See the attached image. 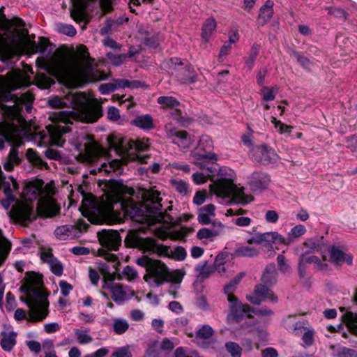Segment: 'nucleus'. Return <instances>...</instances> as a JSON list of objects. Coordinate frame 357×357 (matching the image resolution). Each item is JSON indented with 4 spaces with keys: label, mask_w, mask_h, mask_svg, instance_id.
<instances>
[{
    "label": "nucleus",
    "mask_w": 357,
    "mask_h": 357,
    "mask_svg": "<svg viewBox=\"0 0 357 357\" xmlns=\"http://www.w3.org/2000/svg\"><path fill=\"white\" fill-rule=\"evenodd\" d=\"M268 286L264 283L256 285L254 294L247 296V299L255 305H259L262 301H266L276 303L278 297Z\"/></svg>",
    "instance_id": "obj_17"
},
{
    "label": "nucleus",
    "mask_w": 357,
    "mask_h": 357,
    "mask_svg": "<svg viewBox=\"0 0 357 357\" xmlns=\"http://www.w3.org/2000/svg\"><path fill=\"white\" fill-rule=\"evenodd\" d=\"M75 336L77 342L79 344H89L93 340L90 334V330L84 327H80L74 330Z\"/></svg>",
    "instance_id": "obj_35"
},
{
    "label": "nucleus",
    "mask_w": 357,
    "mask_h": 357,
    "mask_svg": "<svg viewBox=\"0 0 357 357\" xmlns=\"http://www.w3.org/2000/svg\"><path fill=\"white\" fill-rule=\"evenodd\" d=\"M89 142L84 144L86 153L90 158H96L103 153L101 146L92 139L91 136H87Z\"/></svg>",
    "instance_id": "obj_36"
},
{
    "label": "nucleus",
    "mask_w": 357,
    "mask_h": 357,
    "mask_svg": "<svg viewBox=\"0 0 357 357\" xmlns=\"http://www.w3.org/2000/svg\"><path fill=\"white\" fill-rule=\"evenodd\" d=\"M113 331L118 335L126 333L129 328L128 322L123 318H115L112 324Z\"/></svg>",
    "instance_id": "obj_43"
},
{
    "label": "nucleus",
    "mask_w": 357,
    "mask_h": 357,
    "mask_svg": "<svg viewBox=\"0 0 357 357\" xmlns=\"http://www.w3.org/2000/svg\"><path fill=\"white\" fill-rule=\"evenodd\" d=\"M167 136L172 138L173 143L177 144L181 149H188L194 138L185 130H169L167 131Z\"/></svg>",
    "instance_id": "obj_22"
},
{
    "label": "nucleus",
    "mask_w": 357,
    "mask_h": 357,
    "mask_svg": "<svg viewBox=\"0 0 357 357\" xmlns=\"http://www.w3.org/2000/svg\"><path fill=\"white\" fill-rule=\"evenodd\" d=\"M131 124L141 130L148 131L155 128L154 121L150 114H142L137 116L131 121Z\"/></svg>",
    "instance_id": "obj_30"
},
{
    "label": "nucleus",
    "mask_w": 357,
    "mask_h": 357,
    "mask_svg": "<svg viewBox=\"0 0 357 357\" xmlns=\"http://www.w3.org/2000/svg\"><path fill=\"white\" fill-rule=\"evenodd\" d=\"M59 211V207L52 197H44L39 199L37 206L38 215L44 217H52Z\"/></svg>",
    "instance_id": "obj_21"
},
{
    "label": "nucleus",
    "mask_w": 357,
    "mask_h": 357,
    "mask_svg": "<svg viewBox=\"0 0 357 357\" xmlns=\"http://www.w3.org/2000/svg\"><path fill=\"white\" fill-rule=\"evenodd\" d=\"M234 172L227 167H220L216 175L212 174L213 184L210 185V190L222 204L231 201L243 204L248 202L243 188H237L234 184Z\"/></svg>",
    "instance_id": "obj_7"
},
{
    "label": "nucleus",
    "mask_w": 357,
    "mask_h": 357,
    "mask_svg": "<svg viewBox=\"0 0 357 357\" xmlns=\"http://www.w3.org/2000/svg\"><path fill=\"white\" fill-rule=\"evenodd\" d=\"M13 213L16 219L24 225L35 218L33 208L29 204L19 205L14 209Z\"/></svg>",
    "instance_id": "obj_24"
},
{
    "label": "nucleus",
    "mask_w": 357,
    "mask_h": 357,
    "mask_svg": "<svg viewBox=\"0 0 357 357\" xmlns=\"http://www.w3.org/2000/svg\"><path fill=\"white\" fill-rule=\"evenodd\" d=\"M3 8V6L0 8V60L7 61L15 54L21 36L16 28L14 31L10 30L11 23L6 18Z\"/></svg>",
    "instance_id": "obj_9"
},
{
    "label": "nucleus",
    "mask_w": 357,
    "mask_h": 357,
    "mask_svg": "<svg viewBox=\"0 0 357 357\" xmlns=\"http://www.w3.org/2000/svg\"><path fill=\"white\" fill-rule=\"evenodd\" d=\"M171 185L176 191L182 195H186L189 192V185L184 181L172 179Z\"/></svg>",
    "instance_id": "obj_49"
},
{
    "label": "nucleus",
    "mask_w": 357,
    "mask_h": 357,
    "mask_svg": "<svg viewBox=\"0 0 357 357\" xmlns=\"http://www.w3.org/2000/svg\"><path fill=\"white\" fill-rule=\"evenodd\" d=\"M236 255L238 257H255L258 254V250L249 244L248 245H242L238 247L235 250Z\"/></svg>",
    "instance_id": "obj_42"
},
{
    "label": "nucleus",
    "mask_w": 357,
    "mask_h": 357,
    "mask_svg": "<svg viewBox=\"0 0 357 357\" xmlns=\"http://www.w3.org/2000/svg\"><path fill=\"white\" fill-rule=\"evenodd\" d=\"M0 344L5 351H10L16 344V333L2 331Z\"/></svg>",
    "instance_id": "obj_32"
},
{
    "label": "nucleus",
    "mask_w": 357,
    "mask_h": 357,
    "mask_svg": "<svg viewBox=\"0 0 357 357\" xmlns=\"http://www.w3.org/2000/svg\"><path fill=\"white\" fill-rule=\"evenodd\" d=\"M165 357H198V354L196 351L187 354L183 347H178L172 356H167Z\"/></svg>",
    "instance_id": "obj_63"
},
{
    "label": "nucleus",
    "mask_w": 357,
    "mask_h": 357,
    "mask_svg": "<svg viewBox=\"0 0 357 357\" xmlns=\"http://www.w3.org/2000/svg\"><path fill=\"white\" fill-rule=\"evenodd\" d=\"M133 54L132 53H129L128 54H114L112 52H108L107 54V57L109 60V61L114 66H119L123 64L128 57H132Z\"/></svg>",
    "instance_id": "obj_47"
},
{
    "label": "nucleus",
    "mask_w": 357,
    "mask_h": 357,
    "mask_svg": "<svg viewBox=\"0 0 357 357\" xmlns=\"http://www.w3.org/2000/svg\"><path fill=\"white\" fill-rule=\"evenodd\" d=\"M7 87L10 91L27 87L31 84L29 77L24 72L14 70L7 73Z\"/></svg>",
    "instance_id": "obj_19"
},
{
    "label": "nucleus",
    "mask_w": 357,
    "mask_h": 357,
    "mask_svg": "<svg viewBox=\"0 0 357 357\" xmlns=\"http://www.w3.org/2000/svg\"><path fill=\"white\" fill-rule=\"evenodd\" d=\"M181 80L184 83H193L197 81V73L195 69L189 66H188L184 72L183 76L181 77Z\"/></svg>",
    "instance_id": "obj_53"
},
{
    "label": "nucleus",
    "mask_w": 357,
    "mask_h": 357,
    "mask_svg": "<svg viewBox=\"0 0 357 357\" xmlns=\"http://www.w3.org/2000/svg\"><path fill=\"white\" fill-rule=\"evenodd\" d=\"M33 96L29 92L12 95L9 104L0 105L3 121H0V150L4 149V144L8 143L10 150L2 164L7 172L12 171L20 163L17 148L23 144V138L28 132V124L23 116V109L30 112L32 109Z\"/></svg>",
    "instance_id": "obj_2"
},
{
    "label": "nucleus",
    "mask_w": 357,
    "mask_h": 357,
    "mask_svg": "<svg viewBox=\"0 0 357 357\" xmlns=\"http://www.w3.org/2000/svg\"><path fill=\"white\" fill-rule=\"evenodd\" d=\"M157 102L163 108H175L179 106V101L172 96H160Z\"/></svg>",
    "instance_id": "obj_44"
},
{
    "label": "nucleus",
    "mask_w": 357,
    "mask_h": 357,
    "mask_svg": "<svg viewBox=\"0 0 357 357\" xmlns=\"http://www.w3.org/2000/svg\"><path fill=\"white\" fill-rule=\"evenodd\" d=\"M121 165L119 160H113L112 161L103 162L98 169V172H111L118 169Z\"/></svg>",
    "instance_id": "obj_51"
},
{
    "label": "nucleus",
    "mask_w": 357,
    "mask_h": 357,
    "mask_svg": "<svg viewBox=\"0 0 357 357\" xmlns=\"http://www.w3.org/2000/svg\"><path fill=\"white\" fill-rule=\"evenodd\" d=\"M42 284L40 275L34 272L26 273L20 290L26 296V299L23 301L29 307V311L26 314L22 309L16 310L14 317L17 320L26 319L29 321L38 322L48 315L49 303Z\"/></svg>",
    "instance_id": "obj_4"
},
{
    "label": "nucleus",
    "mask_w": 357,
    "mask_h": 357,
    "mask_svg": "<svg viewBox=\"0 0 357 357\" xmlns=\"http://www.w3.org/2000/svg\"><path fill=\"white\" fill-rule=\"evenodd\" d=\"M314 331L311 328H306L304 332L302 340L305 344L307 347L311 346L314 342Z\"/></svg>",
    "instance_id": "obj_62"
},
{
    "label": "nucleus",
    "mask_w": 357,
    "mask_h": 357,
    "mask_svg": "<svg viewBox=\"0 0 357 357\" xmlns=\"http://www.w3.org/2000/svg\"><path fill=\"white\" fill-rule=\"evenodd\" d=\"M129 86V82L127 80H119L116 84L106 83L99 86V91L102 94H107L116 90V88H125Z\"/></svg>",
    "instance_id": "obj_38"
},
{
    "label": "nucleus",
    "mask_w": 357,
    "mask_h": 357,
    "mask_svg": "<svg viewBox=\"0 0 357 357\" xmlns=\"http://www.w3.org/2000/svg\"><path fill=\"white\" fill-rule=\"evenodd\" d=\"M263 242L289 245L286 238L277 231L257 233L248 239V243L250 245L253 243L260 244Z\"/></svg>",
    "instance_id": "obj_18"
},
{
    "label": "nucleus",
    "mask_w": 357,
    "mask_h": 357,
    "mask_svg": "<svg viewBox=\"0 0 357 357\" xmlns=\"http://www.w3.org/2000/svg\"><path fill=\"white\" fill-rule=\"evenodd\" d=\"M214 331L212 327L208 324H204L199 328L195 333V340L197 344L204 348L208 347V342L204 340H208L213 335Z\"/></svg>",
    "instance_id": "obj_29"
},
{
    "label": "nucleus",
    "mask_w": 357,
    "mask_h": 357,
    "mask_svg": "<svg viewBox=\"0 0 357 357\" xmlns=\"http://www.w3.org/2000/svg\"><path fill=\"white\" fill-rule=\"evenodd\" d=\"M273 1H266V3L261 8L259 14V22L260 24H264L271 18L273 13Z\"/></svg>",
    "instance_id": "obj_37"
},
{
    "label": "nucleus",
    "mask_w": 357,
    "mask_h": 357,
    "mask_svg": "<svg viewBox=\"0 0 357 357\" xmlns=\"http://www.w3.org/2000/svg\"><path fill=\"white\" fill-rule=\"evenodd\" d=\"M278 93L277 87H266L263 86L260 89L261 95V100L264 101H272L275 99Z\"/></svg>",
    "instance_id": "obj_50"
},
{
    "label": "nucleus",
    "mask_w": 357,
    "mask_h": 357,
    "mask_svg": "<svg viewBox=\"0 0 357 357\" xmlns=\"http://www.w3.org/2000/svg\"><path fill=\"white\" fill-rule=\"evenodd\" d=\"M278 272L275 264L268 265L261 278V281L264 284L272 286L277 282Z\"/></svg>",
    "instance_id": "obj_31"
},
{
    "label": "nucleus",
    "mask_w": 357,
    "mask_h": 357,
    "mask_svg": "<svg viewBox=\"0 0 357 357\" xmlns=\"http://www.w3.org/2000/svg\"><path fill=\"white\" fill-rule=\"evenodd\" d=\"M307 231L305 227L303 225H298L291 228L289 232V238H286L288 241L289 245L294 238H298L304 235Z\"/></svg>",
    "instance_id": "obj_52"
},
{
    "label": "nucleus",
    "mask_w": 357,
    "mask_h": 357,
    "mask_svg": "<svg viewBox=\"0 0 357 357\" xmlns=\"http://www.w3.org/2000/svg\"><path fill=\"white\" fill-rule=\"evenodd\" d=\"M251 157L254 161L264 165L275 163L278 159L275 151L266 145L256 146L251 151Z\"/></svg>",
    "instance_id": "obj_16"
},
{
    "label": "nucleus",
    "mask_w": 357,
    "mask_h": 357,
    "mask_svg": "<svg viewBox=\"0 0 357 357\" xmlns=\"http://www.w3.org/2000/svg\"><path fill=\"white\" fill-rule=\"evenodd\" d=\"M79 232L75 226L67 225L58 227L54 231V234L58 239L65 241L74 238Z\"/></svg>",
    "instance_id": "obj_27"
},
{
    "label": "nucleus",
    "mask_w": 357,
    "mask_h": 357,
    "mask_svg": "<svg viewBox=\"0 0 357 357\" xmlns=\"http://www.w3.org/2000/svg\"><path fill=\"white\" fill-rule=\"evenodd\" d=\"M26 156L33 165L41 169L48 168L47 164L32 149H27Z\"/></svg>",
    "instance_id": "obj_39"
},
{
    "label": "nucleus",
    "mask_w": 357,
    "mask_h": 357,
    "mask_svg": "<svg viewBox=\"0 0 357 357\" xmlns=\"http://www.w3.org/2000/svg\"><path fill=\"white\" fill-rule=\"evenodd\" d=\"M277 261L280 272L287 273L290 271V266L287 263L285 257L283 255H278Z\"/></svg>",
    "instance_id": "obj_60"
},
{
    "label": "nucleus",
    "mask_w": 357,
    "mask_h": 357,
    "mask_svg": "<svg viewBox=\"0 0 357 357\" xmlns=\"http://www.w3.org/2000/svg\"><path fill=\"white\" fill-rule=\"evenodd\" d=\"M215 232H212L210 228H202L197 233V237L199 240L203 239H212L215 237Z\"/></svg>",
    "instance_id": "obj_59"
},
{
    "label": "nucleus",
    "mask_w": 357,
    "mask_h": 357,
    "mask_svg": "<svg viewBox=\"0 0 357 357\" xmlns=\"http://www.w3.org/2000/svg\"><path fill=\"white\" fill-rule=\"evenodd\" d=\"M213 143L208 135H202L197 146L192 152L193 162L202 169H208L212 172L213 167L210 162L216 161L217 155L213 152Z\"/></svg>",
    "instance_id": "obj_11"
},
{
    "label": "nucleus",
    "mask_w": 357,
    "mask_h": 357,
    "mask_svg": "<svg viewBox=\"0 0 357 357\" xmlns=\"http://www.w3.org/2000/svg\"><path fill=\"white\" fill-rule=\"evenodd\" d=\"M216 27V22L213 17H210L204 22L202 32V38L204 42L208 43L210 40Z\"/></svg>",
    "instance_id": "obj_34"
},
{
    "label": "nucleus",
    "mask_w": 357,
    "mask_h": 357,
    "mask_svg": "<svg viewBox=\"0 0 357 357\" xmlns=\"http://www.w3.org/2000/svg\"><path fill=\"white\" fill-rule=\"evenodd\" d=\"M215 216V207L209 204L198 209L197 220L202 225H208Z\"/></svg>",
    "instance_id": "obj_28"
},
{
    "label": "nucleus",
    "mask_w": 357,
    "mask_h": 357,
    "mask_svg": "<svg viewBox=\"0 0 357 357\" xmlns=\"http://www.w3.org/2000/svg\"><path fill=\"white\" fill-rule=\"evenodd\" d=\"M61 71L66 81L75 86L106 79L105 74L92 67L84 45L77 47L73 54L61 64Z\"/></svg>",
    "instance_id": "obj_5"
},
{
    "label": "nucleus",
    "mask_w": 357,
    "mask_h": 357,
    "mask_svg": "<svg viewBox=\"0 0 357 357\" xmlns=\"http://www.w3.org/2000/svg\"><path fill=\"white\" fill-rule=\"evenodd\" d=\"M197 276L201 279L207 278L213 271V267L209 266L206 261L201 262L195 268Z\"/></svg>",
    "instance_id": "obj_40"
},
{
    "label": "nucleus",
    "mask_w": 357,
    "mask_h": 357,
    "mask_svg": "<svg viewBox=\"0 0 357 357\" xmlns=\"http://www.w3.org/2000/svg\"><path fill=\"white\" fill-rule=\"evenodd\" d=\"M270 183L268 174L262 172H254L249 178L248 183L253 190H261L267 188Z\"/></svg>",
    "instance_id": "obj_26"
},
{
    "label": "nucleus",
    "mask_w": 357,
    "mask_h": 357,
    "mask_svg": "<svg viewBox=\"0 0 357 357\" xmlns=\"http://www.w3.org/2000/svg\"><path fill=\"white\" fill-rule=\"evenodd\" d=\"M43 349L45 354V357H57L52 340H47L44 341L43 343Z\"/></svg>",
    "instance_id": "obj_57"
},
{
    "label": "nucleus",
    "mask_w": 357,
    "mask_h": 357,
    "mask_svg": "<svg viewBox=\"0 0 357 357\" xmlns=\"http://www.w3.org/2000/svg\"><path fill=\"white\" fill-rule=\"evenodd\" d=\"M141 247L145 252L155 253L159 257L174 258L177 260H183L186 257V251L183 248L177 247L172 250L169 247L160 245L151 238L142 239Z\"/></svg>",
    "instance_id": "obj_13"
},
{
    "label": "nucleus",
    "mask_w": 357,
    "mask_h": 357,
    "mask_svg": "<svg viewBox=\"0 0 357 357\" xmlns=\"http://www.w3.org/2000/svg\"><path fill=\"white\" fill-rule=\"evenodd\" d=\"M134 192L132 188L116 183L112 189V192L106 195L108 211L113 213L114 207L116 206H119L125 215L132 219H137L145 213L154 222L169 224L173 221V218L167 213V210H171L172 206H168L165 211H162V205L160 203L162 198L158 190L151 189L146 192L144 208H139L131 198L126 197L133 195Z\"/></svg>",
    "instance_id": "obj_3"
},
{
    "label": "nucleus",
    "mask_w": 357,
    "mask_h": 357,
    "mask_svg": "<svg viewBox=\"0 0 357 357\" xmlns=\"http://www.w3.org/2000/svg\"><path fill=\"white\" fill-rule=\"evenodd\" d=\"M303 245L307 248H309L311 251H316L321 254H324L322 249L326 244L324 241L323 236H316L310 238H307Z\"/></svg>",
    "instance_id": "obj_33"
},
{
    "label": "nucleus",
    "mask_w": 357,
    "mask_h": 357,
    "mask_svg": "<svg viewBox=\"0 0 357 357\" xmlns=\"http://www.w3.org/2000/svg\"><path fill=\"white\" fill-rule=\"evenodd\" d=\"M146 355L148 357H162L167 356L160 350V347H158L155 344H152L146 350Z\"/></svg>",
    "instance_id": "obj_61"
},
{
    "label": "nucleus",
    "mask_w": 357,
    "mask_h": 357,
    "mask_svg": "<svg viewBox=\"0 0 357 357\" xmlns=\"http://www.w3.org/2000/svg\"><path fill=\"white\" fill-rule=\"evenodd\" d=\"M112 357H132L129 346H123L116 348L112 354Z\"/></svg>",
    "instance_id": "obj_58"
},
{
    "label": "nucleus",
    "mask_w": 357,
    "mask_h": 357,
    "mask_svg": "<svg viewBox=\"0 0 357 357\" xmlns=\"http://www.w3.org/2000/svg\"><path fill=\"white\" fill-rule=\"evenodd\" d=\"M56 29L59 33L68 36H74L77 33V31L75 27L70 24L58 23L56 24Z\"/></svg>",
    "instance_id": "obj_54"
},
{
    "label": "nucleus",
    "mask_w": 357,
    "mask_h": 357,
    "mask_svg": "<svg viewBox=\"0 0 357 357\" xmlns=\"http://www.w3.org/2000/svg\"><path fill=\"white\" fill-rule=\"evenodd\" d=\"M331 349H333L335 354L337 357H356V351L354 349H351L349 348H347L344 347H338L331 346Z\"/></svg>",
    "instance_id": "obj_48"
},
{
    "label": "nucleus",
    "mask_w": 357,
    "mask_h": 357,
    "mask_svg": "<svg viewBox=\"0 0 357 357\" xmlns=\"http://www.w3.org/2000/svg\"><path fill=\"white\" fill-rule=\"evenodd\" d=\"M10 250V243L0 231V266L6 260V256Z\"/></svg>",
    "instance_id": "obj_45"
},
{
    "label": "nucleus",
    "mask_w": 357,
    "mask_h": 357,
    "mask_svg": "<svg viewBox=\"0 0 357 357\" xmlns=\"http://www.w3.org/2000/svg\"><path fill=\"white\" fill-rule=\"evenodd\" d=\"M237 285L230 281L225 286V294L227 295V301L229 303L230 313L229 317L238 321L243 316L251 317L253 310L248 305H243L233 293L236 290Z\"/></svg>",
    "instance_id": "obj_14"
},
{
    "label": "nucleus",
    "mask_w": 357,
    "mask_h": 357,
    "mask_svg": "<svg viewBox=\"0 0 357 357\" xmlns=\"http://www.w3.org/2000/svg\"><path fill=\"white\" fill-rule=\"evenodd\" d=\"M348 316V325L353 333L357 334V314L349 313Z\"/></svg>",
    "instance_id": "obj_64"
},
{
    "label": "nucleus",
    "mask_w": 357,
    "mask_h": 357,
    "mask_svg": "<svg viewBox=\"0 0 357 357\" xmlns=\"http://www.w3.org/2000/svg\"><path fill=\"white\" fill-rule=\"evenodd\" d=\"M98 240L102 248L98 249V255L104 257L107 261L115 263L114 267L116 269L119 263L116 255L111 253V250H117L121 243V238L116 230L103 229L98 232Z\"/></svg>",
    "instance_id": "obj_10"
},
{
    "label": "nucleus",
    "mask_w": 357,
    "mask_h": 357,
    "mask_svg": "<svg viewBox=\"0 0 357 357\" xmlns=\"http://www.w3.org/2000/svg\"><path fill=\"white\" fill-rule=\"evenodd\" d=\"M108 142L109 147L114 149L124 162L137 159L141 162H146L149 158V155L137 154L138 152L146 151L149 149L151 144L148 138L132 140L123 137L121 135H112L109 137Z\"/></svg>",
    "instance_id": "obj_8"
},
{
    "label": "nucleus",
    "mask_w": 357,
    "mask_h": 357,
    "mask_svg": "<svg viewBox=\"0 0 357 357\" xmlns=\"http://www.w3.org/2000/svg\"><path fill=\"white\" fill-rule=\"evenodd\" d=\"M229 266H231V264L225 261L223 255H218L215 257L213 268L220 275H225L227 273Z\"/></svg>",
    "instance_id": "obj_41"
},
{
    "label": "nucleus",
    "mask_w": 357,
    "mask_h": 357,
    "mask_svg": "<svg viewBox=\"0 0 357 357\" xmlns=\"http://www.w3.org/2000/svg\"><path fill=\"white\" fill-rule=\"evenodd\" d=\"M259 49L260 46L258 44H253L250 50L248 56L245 59V66L249 70L252 68L255 59L259 54Z\"/></svg>",
    "instance_id": "obj_46"
},
{
    "label": "nucleus",
    "mask_w": 357,
    "mask_h": 357,
    "mask_svg": "<svg viewBox=\"0 0 357 357\" xmlns=\"http://www.w3.org/2000/svg\"><path fill=\"white\" fill-rule=\"evenodd\" d=\"M106 276L103 278L102 288L109 290L112 300L119 305H123L125 301L130 300L135 296V292L128 289H124L117 284H112L106 280Z\"/></svg>",
    "instance_id": "obj_15"
},
{
    "label": "nucleus",
    "mask_w": 357,
    "mask_h": 357,
    "mask_svg": "<svg viewBox=\"0 0 357 357\" xmlns=\"http://www.w3.org/2000/svg\"><path fill=\"white\" fill-rule=\"evenodd\" d=\"M322 259L315 255H308L307 253L301 254L299 257L298 261V271L303 275L305 271V265L307 264H314L317 270L324 271L328 268V264L325 263L326 261V256L322 254Z\"/></svg>",
    "instance_id": "obj_20"
},
{
    "label": "nucleus",
    "mask_w": 357,
    "mask_h": 357,
    "mask_svg": "<svg viewBox=\"0 0 357 357\" xmlns=\"http://www.w3.org/2000/svg\"><path fill=\"white\" fill-rule=\"evenodd\" d=\"M225 347L231 357H241L242 348L237 343L228 342L225 344Z\"/></svg>",
    "instance_id": "obj_55"
},
{
    "label": "nucleus",
    "mask_w": 357,
    "mask_h": 357,
    "mask_svg": "<svg viewBox=\"0 0 357 357\" xmlns=\"http://www.w3.org/2000/svg\"><path fill=\"white\" fill-rule=\"evenodd\" d=\"M70 15L76 22L88 21L91 15V8L95 6L98 8L101 14L106 13L112 9V1H70Z\"/></svg>",
    "instance_id": "obj_12"
},
{
    "label": "nucleus",
    "mask_w": 357,
    "mask_h": 357,
    "mask_svg": "<svg viewBox=\"0 0 357 357\" xmlns=\"http://www.w3.org/2000/svg\"><path fill=\"white\" fill-rule=\"evenodd\" d=\"M40 259L49 265L51 271L54 275L61 276L63 274V266L60 261L53 256L50 249H43L40 251Z\"/></svg>",
    "instance_id": "obj_23"
},
{
    "label": "nucleus",
    "mask_w": 357,
    "mask_h": 357,
    "mask_svg": "<svg viewBox=\"0 0 357 357\" xmlns=\"http://www.w3.org/2000/svg\"><path fill=\"white\" fill-rule=\"evenodd\" d=\"M48 103L54 108L69 105L75 110H62L50 115L52 123L46 128L52 142L58 146H63L65 142L63 135L70 131V125L74 121L93 123L102 115V107L97 100L83 92L69 93L66 97V101L55 97L50 99Z\"/></svg>",
    "instance_id": "obj_1"
},
{
    "label": "nucleus",
    "mask_w": 357,
    "mask_h": 357,
    "mask_svg": "<svg viewBox=\"0 0 357 357\" xmlns=\"http://www.w3.org/2000/svg\"><path fill=\"white\" fill-rule=\"evenodd\" d=\"M136 264L146 269L147 273L144 275V280L152 287H158L165 282H172L169 290L174 297H176V290L179 288L182 282L184 272L181 270L170 271L167 266L158 260L143 256L136 259Z\"/></svg>",
    "instance_id": "obj_6"
},
{
    "label": "nucleus",
    "mask_w": 357,
    "mask_h": 357,
    "mask_svg": "<svg viewBox=\"0 0 357 357\" xmlns=\"http://www.w3.org/2000/svg\"><path fill=\"white\" fill-rule=\"evenodd\" d=\"M331 261L336 265H342L346 262L351 265L353 257L350 255L345 254L339 247L333 245L329 249Z\"/></svg>",
    "instance_id": "obj_25"
},
{
    "label": "nucleus",
    "mask_w": 357,
    "mask_h": 357,
    "mask_svg": "<svg viewBox=\"0 0 357 357\" xmlns=\"http://www.w3.org/2000/svg\"><path fill=\"white\" fill-rule=\"evenodd\" d=\"M271 122L274 124L275 128L280 134L289 135L291 133L292 130V127L291 126L284 124L280 121L277 120L276 118L273 116L271 117Z\"/></svg>",
    "instance_id": "obj_56"
}]
</instances>
